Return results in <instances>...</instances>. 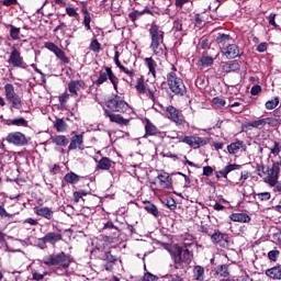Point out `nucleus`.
Segmentation results:
<instances>
[{
    "instance_id": "1",
    "label": "nucleus",
    "mask_w": 281,
    "mask_h": 281,
    "mask_svg": "<svg viewBox=\"0 0 281 281\" xmlns=\"http://www.w3.org/2000/svg\"><path fill=\"white\" fill-rule=\"evenodd\" d=\"M195 247L194 243H184L183 246H173L169 249L175 269H186L192 262L194 254L190 248Z\"/></svg>"
},
{
    "instance_id": "2",
    "label": "nucleus",
    "mask_w": 281,
    "mask_h": 281,
    "mask_svg": "<svg viewBox=\"0 0 281 281\" xmlns=\"http://www.w3.org/2000/svg\"><path fill=\"white\" fill-rule=\"evenodd\" d=\"M149 36L151 40L149 49H151L154 56L166 60L168 58V48L164 44V31L157 24L153 23L149 27Z\"/></svg>"
},
{
    "instance_id": "3",
    "label": "nucleus",
    "mask_w": 281,
    "mask_h": 281,
    "mask_svg": "<svg viewBox=\"0 0 281 281\" xmlns=\"http://www.w3.org/2000/svg\"><path fill=\"white\" fill-rule=\"evenodd\" d=\"M42 262L46 265V267H53V272L57 276H65L71 265V256L65 252L53 254L45 257Z\"/></svg>"
},
{
    "instance_id": "4",
    "label": "nucleus",
    "mask_w": 281,
    "mask_h": 281,
    "mask_svg": "<svg viewBox=\"0 0 281 281\" xmlns=\"http://www.w3.org/2000/svg\"><path fill=\"white\" fill-rule=\"evenodd\" d=\"M167 82L172 93H176V95H186V85L183 83V79L177 77V72H169L167 75Z\"/></svg>"
},
{
    "instance_id": "5",
    "label": "nucleus",
    "mask_w": 281,
    "mask_h": 281,
    "mask_svg": "<svg viewBox=\"0 0 281 281\" xmlns=\"http://www.w3.org/2000/svg\"><path fill=\"white\" fill-rule=\"evenodd\" d=\"M4 95L13 109H16L18 111L23 109V100L16 94L12 83H7L4 86Z\"/></svg>"
},
{
    "instance_id": "6",
    "label": "nucleus",
    "mask_w": 281,
    "mask_h": 281,
    "mask_svg": "<svg viewBox=\"0 0 281 281\" xmlns=\"http://www.w3.org/2000/svg\"><path fill=\"white\" fill-rule=\"evenodd\" d=\"M106 106L110 111H114V113H128L131 111L128 103L117 94L106 101Z\"/></svg>"
},
{
    "instance_id": "7",
    "label": "nucleus",
    "mask_w": 281,
    "mask_h": 281,
    "mask_svg": "<svg viewBox=\"0 0 281 281\" xmlns=\"http://www.w3.org/2000/svg\"><path fill=\"white\" fill-rule=\"evenodd\" d=\"M8 64L11 65V67H18L20 69H25V67H27V65L23 60V56H21V50L18 49L16 46L11 47Z\"/></svg>"
},
{
    "instance_id": "8",
    "label": "nucleus",
    "mask_w": 281,
    "mask_h": 281,
    "mask_svg": "<svg viewBox=\"0 0 281 281\" xmlns=\"http://www.w3.org/2000/svg\"><path fill=\"white\" fill-rule=\"evenodd\" d=\"M211 241L213 245H217L218 247H223V249H227V247H229V235L221 231H215L211 235Z\"/></svg>"
},
{
    "instance_id": "9",
    "label": "nucleus",
    "mask_w": 281,
    "mask_h": 281,
    "mask_svg": "<svg viewBox=\"0 0 281 281\" xmlns=\"http://www.w3.org/2000/svg\"><path fill=\"white\" fill-rule=\"evenodd\" d=\"M5 142H8V144H12L13 146H27V137L21 132L9 133L5 137Z\"/></svg>"
},
{
    "instance_id": "10",
    "label": "nucleus",
    "mask_w": 281,
    "mask_h": 281,
    "mask_svg": "<svg viewBox=\"0 0 281 281\" xmlns=\"http://www.w3.org/2000/svg\"><path fill=\"white\" fill-rule=\"evenodd\" d=\"M167 111V117L171 120V122H175L178 126H182V124H186V119L183 117V114L177 110V108L169 105L166 108Z\"/></svg>"
},
{
    "instance_id": "11",
    "label": "nucleus",
    "mask_w": 281,
    "mask_h": 281,
    "mask_svg": "<svg viewBox=\"0 0 281 281\" xmlns=\"http://www.w3.org/2000/svg\"><path fill=\"white\" fill-rule=\"evenodd\" d=\"M115 74H113V70L110 67H105L104 70H100L99 71V77L98 79L94 81V85L97 87H100V85H104V82H106V80H112V78H114Z\"/></svg>"
},
{
    "instance_id": "12",
    "label": "nucleus",
    "mask_w": 281,
    "mask_h": 281,
    "mask_svg": "<svg viewBox=\"0 0 281 281\" xmlns=\"http://www.w3.org/2000/svg\"><path fill=\"white\" fill-rule=\"evenodd\" d=\"M45 47L49 52H53V54H55V56H57L61 63H69V58L65 55L64 50L60 49L56 44L47 42L45 43Z\"/></svg>"
},
{
    "instance_id": "13",
    "label": "nucleus",
    "mask_w": 281,
    "mask_h": 281,
    "mask_svg": "<svg viewBox=\"0 0 281 281\" xmlns=\"http://www.w3.org/2000/svg\"><path fill=\"white\" fill-rule=\"evenodd\" d=\"M267 125V120L260 119L257 121H250L241 125L243 133H249L251 128H262V126Z\"/></svg>"
},
{
    "instance_id": "14",
    "label": "nucleus",
    "mask_w": 281,
    "mask_h": 281,
    "mask_svg": "<svg viewBox=\"0 0 281 281\" xmlns=\"http://www.w3.org/2000/svg\"><path fill=\"white\" fill-rule=\"evenodd\" d=\"M207 144V139L200 136H187V145L191 148H201V146H205Z\"/></svg>"
},
{
    "instance_id": "15",
    "label": "nucleus",
    "mask_w": 281,
    "mask_h": 281,
    "mask_svg": "<svg viewBox=\"0 0 281 281\" xmlns=\"http://www.w3.org/2000/svg\"><path fill=\"white\" fill-rule=\"evenodd\" d=\"M105 117H109L110 122H114L115 124H120V126H128V120L123 119L120 114H114L109 110H104Z\"/></svg>"
},
{
    "instance_id": "16",
    "label": "nucleus",
    "mask_w": 281,
    "mask_h": 281,
    "mask_svg": "<svg viewBox=\"0 0 281 281\" xmlns=\"http://www.w3.org/2000/svg\"><path fill=\"white\" fill-rule=\"evenodd\" d=\"M224 56H226L228 60L240 57V49L238 48V45L228 44L226 48H224Z\"/></svg>"
},
{
    "instance_id": "17",
    "label": "nucleus",
    "mask_w": 281,
    "mask_h": 281,
    "mask_svg": "<svg viewBox=\"0 0 281 281\" xmlns=\"http://www.w3.org/2000/svg\"><path fill=\"white\" fill-rule=\"evenodd\" d=\"M160 188H165V190H172V178L168 172H161L157 176Z\"/></svg>"
},
{
    "instance_id": "18",
    "label": "nucleus",
    "mask_w": 281,
    "mask_h": 281,
    "mask_svg": "<svg viewBox=\"0 0 281 281\" xmlns=\"http://www.w3.org/2000/svg\"><path fill=\"white\" fill-rule=\"evenodd\" d=\"M86 85L82 80H72L68 83V91L72 98L78 95V91L85 89Z\"/></svg>"
},
{
    "instance_id": "19",
    "label": "nucleus",
    "mask_w": 281,
    "mask_h": 281,
    "mask_svg": "<svg viewBox=\"0 0 281 281\" xmlns=\"http://www.w3.org/2000/svg\"><path fill=\"white\" fill-rule=\"evenodd\" d=\"M34 212L35 214H37V216H42L47 221H52V218H54V211L47 206H43V207L35 206Z\"/></svg>"
},
{
    "instance_id": "20",
    "label": "nucleus",
    "mask_w": 281,
    "mask_h": 281,
    "mask_svg": "<svg viewBox=\"0 0 281 281\" xmlns=\"http://www.w3.org/2000/svg\"><path fill=\"white\" fill-rule=\"evenodd\" d=\"M85 144V135L78 134L72 136L71 142L68 146V150H76V148H80Z\"/></svg>"
},
{
    "instance_id": "21",
    "label": "nucleus",
    "mask_w": 281,
    "mask_h": 281,
    "mask_svg": "<svg viewBox=\"0 0 281 281\" xmlns=\"http://www.w3.org/2000/svg\"><path fill=\"white\" fill-rule=\"evenodd\" d=\"M114 63L116 65V67H119V69H121V71H123V74H126V76H130V78H133V76H135V72L126 67H124V65H122V63L120 61V52L115 50L114 53Z\"/></svg>"
},
{
    "instance_id": "22",
    "label": "nucleus",
    "mask_w": 281,
    "mask_h": 281,
    "mask_svg": "<svg viewBox=\"0 0 281 281\" xmlns=\"http://www.w3.org/2000/svg\"><path fill=\"white\" fill-rule=\"evenodd\" d=\"M144 65L147 67L149 74H151L154 78H157V61H155L153 57H146L144 59Z\"/></svg>"
},
{
    "instance_id": "23",
    "label": "nucleus",
    "mask_w": 281,
    "mask_h": 281,
    "mask_svg": "<svg viewBox=\"0 0 281 281\" xmlns=\"http://www.w3.org/2000/svg\"><path fill=\"white\" fill-rule=\"evenodd\" d=\"M44 240L49 245H56V243H60V240H63V235L60 233L49 232L44 236Z\"/></svg>"
},
{
    "instance_id": "24",
    "label": "nucleus",
    "mask_w": 281,
    "mask_h": 281,
    "mask_svg": "<svg viewBox=\"0 0 281 281\" xmlns=\"http://www.w3.org/2000/svg\"><path fill=\"white\" fill-rule=\"evenodd\" d=\"M231 221L234 223H249L251 217L247 213H233L229 215Z\"/></svg>"
},
{
    "instance_id": "25",
    "label": "nucleus",
    "mask_w": 281,
    "mask_h": 281,
    "mask_svg": "<svg viewBox=\"0 0 281 281\" xmlns=\"http://www.w3.org/2000/svg\"><path fill=\"white\" fill-rule=\"evenodd\" d=\"M266 276L270 280H281V266H274L266 270Z\"/></svg>"
},
{
    "instance_id": "26",
    "label": "nucleus",
    "mask_w": 281,
    "mask_h": 281,
    "mask_svg": "<svg viewBox=\"0 0 281 281\" xmlns=\"http://www.w3.org/2000/svg\"><path fill=\"white\" fill-rule=\"evenodd\" d=\"M233 170H240V165L232 164L224 167L222 170L217 171L216 177H223L224 179H227V175L229 172H233Z\"/></svg>"
},
{
    "instance_id": "27",
    "label": "nucleus",
    "mask_w": 281,
    "mask_h": 281,
    "mask_svg": "<svg viewBox=\"0 0 281 281\" xmlns=\"http://www.w3.org/2000/svg\"><path fill=\"white\" fill-rule=\"evenodd\" d=\"M97 161V170H111V166L113 160L109 157H102L100 160Z\"/></svg>"
},
{
    "instance_id": "28",
    "label": "nucleus",
    "mask_w": 281,
    "mask_h": 281,
    "mask_svg": "<svg viewBox=\"0 0 281 281\" xmlns=\"http://www.w3.org/2000/svg\"><path fill=\"white\" fill-rule=\"evenodd\" d=\"M144 14H150L153 16V12L148 7H146L143 11L135 10L128 14V18L133 23L137 21V19H140V16H144Z\"/></svg>"
},
{
    "instance_id": "29",
    "label": "nucleus",
    "mask_w": 281,
    "mask_h": 281,
    "mask_svg": "<svg viewBox=\"0 0 281 281\" xmlns=\"http://www.w3.org/2000/svg\"><path fill=\"white\" fill-rule=\"evenodd\" d=\"M153 135H159V128L155 126L149 120H147L145 124V135L144 137L153 136Z\"/></svg>"
},
{
    "instance_id": "30",
    "label": "nucleus",
    "mask_w": 281,
    "mask_h": 281,
    "mask_svg": "<svg viewBox=\"0 0 281 281\" xmlns=\"http://www.w3.org/2000/svg\"><path fill=\"white\" fill-rule=\"evenodd\" d=\"M243 147H244L243 140H237L235 143H231L227 146V151L229 153V155H238V153H240V149Z\"/></svg>"
},
{
    "instance_id": "31",
    "label": "nucleus",
    "mask_w": 281,
    "mask_h": 281,
    "mask_svg": "<svg viewBox=\"0 0 281 281\" xmlns=\"http://www.w3.org/2000/svg\"><path fill=\"white\" fill-rule=\"evenodd\" d=\"M7 126H24L27 127V120L24 117H18V119H12V120H7L4 121Z\"/></svg>"
},
{
    "instance_id": "32",
    "label": "nucleus",
    "mask_w": 281,
    "mask_h": 281,
    "mask_svg": "<svg viewBox=\"0 0 281 281\" xmlns=\"http://www.w3.org/2000/svg\"><path fill=\"white\" fill-rule=\"evenodd\" d=\"M52 143L56 144V146H67L69 144V139L65 135H56L50 137Z\"/></svg>"
},
{
    "instance_id": "33",
    "label": "nucleus",
    "mask_w": 281,
    "mask_h": 281,
    "mask_svg": "<svg viewBox=\"0 0 281 281\" xmlns=\"http://www.w3.org/2000/svg\"><path fill=\"white\" fill-rule=\"evenodd\" d=\"M193 276H194V279L198 281L205 280V268H203L201 266H195L193 268Z\"/></svg>"
},
{
    "instance_id": "34",
    "label": "nucleus",
    "mask_w": 281,
    "mask_h": 281,
    "mask_svg": "<svg viewBox=\"0 0 281 281\" xmlns=\"http://www.w3.org/2000/svg\"><path fill=\"white\" fill-rule=\"evenodd\" d=\"M7 27L10 30V36L13 41H19V38H21V29L13 24H8Z\"/></svg>"
},
{
    "instance_id": "35",
    "label": "nucleus",
    "mask_w": 281,
    "mask_h": 281,
    "mask_svg": "<svg viewBox=\"0 0 281 281\" xmlns=\"http://www.w3.org/2000/svg\"><path fill=\"white\" fill-rule=\"evenodd\" d=\"M64 181H66V183H78V181H80V176L74 173L72 171L66 173V176L64 177Z\"/></svg>"
},
{
    "instance_id": "36",
    "label": "nucleus",
    "mask_w": 281,
    "mask_h": 281,
    "mask_svg": "<svg viewBox=\"0 0 281 281\" xmlns=\"http://www.w3.org/2000/svg\"><path fill=\"white\" fill-rule=\"evenodd\" d=\"M215 273L220 276V278H227L229 276V269L226 265L217 266L215 268Z\"/></svg>"
},
{
    "instance_id": "37",
    "label": "nucleus",
    "mask_w": 281,
    "mask_h": 281,
    "mask_svg": "<svg viewBox=\"0 0 281 281\" xmlns=\"http://www.w3.org/2000/svg\"><path fill=\"white\" fill-rule=\"evenodd\" d=\"M57 133H65L67 131V123L63 119H57L54 123Z\"/></svg>"
},
{
    "instance_id": "38",
    "label": "nucleus",
    "mask_w": 281,
    "mask_h": 281,
    "mask_svg": "<svg viewBox=\"0 0 281 281\" xmlns=\"http://www.w3.org/2000/svg\"><path fill=\"white\" fill-rule=\"evenodd\" d=\"M135 89L137 93L144 95L146 93V85L144 83V77H140L136 80Z\"/></svg>"
},
{
    "instance_id": "39",
    "label": "nucleus",
    "mask_w": 281,
    "mask_h": 281,
    "mask_svg": "<svg viewBox=\"0 0 281 281\" xmlns=\"http://www.w3.org/2000/svg\"><path fill=\"white\" fill-rule=\"evenodd\" d=\"M222 69L225 74H229L232 71H238L240 69V65L238 63L224 64Z\"/></svg>"
},
{
    "instance_id": "40",
    "label": "nucleus",
    "mask_w": 281,
    "mask_h": 281,
    "mask_svg": "<svg viewBox=\"0 0 281 281\" xmlns=\"http://www.w3.org/2000/svg\"><path fill=\"white\" fill-rule=\"evenodd\" d=\"M229 41H232V36L224 34V33H218L217 37H216V43H218V45H227V43H229Z\"/></svg>"
},
{
    "instance_id": "41",
    "label": "nucleus",
    "mask_w": 281,
    "mask_h": 281,
    "mask_svg": "<svg viewBox=\"0 0 281 281\" xmlns=\"http://www.w3.org/2000/svg\"><path fill=\"white\" fill-rule=\"evenodd\" d=\"M85 29L89 32L91 30V13L88 10H83V21Z\"/></svg>"
},
{
    "instance_id": "42",
    "label": "nucleus",
    "mask_w": 281,
    "mask_h": 281,
    "mask_svg": "<svg viewBox=\"0 0 281 281\" xmlns=\"http://www.w3.org/2000/svg\"><path fill=\"white\" fill-rule=\"evenodd\" d=\"M144 209L146 210V212H148V214H151L153 216L157 217L159 216V210L157 209V206L153 203H147Z\"/></svg>"
},
{
    "instance_id": "43",
    "label": "nucleus",
    "mask_w": 281,
    "mask_h": 281,
    "mask_svg": "<svg viewBox=\"0 0 281 281\" xmlns=\"http://www.w3.org/2000/svg\"><path fill=\"white\" fill-rule=\"evenodd\" d=\"M263 120H266V124H268V126H280V124H281L280 116L266 117Z\"/></svg>"
},
{
    "instance_id": "44",
    "label": "nucleus",
    "mask_w": 281,
    "mask_h": 281,
    "mask_svg": "<svg viewBox=\"0 0 281 281\" xmlns=\"http://www.w3.org/2000/svg\"><path fill=\"white\" fill-rule=\"evenodd\" d=\"M279 104H280V99L278 97H276L274 99L266 102V109L268 111H271V110L276 109V106H278Z\"/></svg>"
},
{
    "instance_id": "45",
    "label": "nucleus",
    "mask_w": 281,
    "mask_h": 281,
    "mask_svg": "<svg viewBox=\"0 0 281 281\" xmlns=\"http://www.w3.org/2000/svg\"><path fill=\"white\" fill-rule=\"evenodd\" d=\"M200 63L203 67H212V65H214V58L210 56H202Z\"/></svg>"
},
{
    "instance_id": "46",
    "label": "nucleus",
    "mask_w": 281,
    "mask_h": 281,
    "mask_svg": "<svg viewBox=\"0 0 281 281\" xmlns=\"http://www.w3.org/2000/svg\"><path fill=\"white\" fill-rule=\"evenodd\" d=\"M102 45L100 44V42H98L97 38L92 40L90 43V50L94 52V54H100V49H101Z\"/></svg>"
},
{
    "instance_id": "47",
    "label": "nucleus",
    "mask_w": 281,
    "mask_h": 281,
    "mask_svg": "<svg viewBox=\"0 0 281 281\" xmlns=\"http://www.w3.org/2000/svg\"><path fill=\"white\" fill-rule=\"evenodd\" d=\"M66 13L68 14V16H71L72 19H76L77 21H78V19H80V14L74 7H67Z\"/></svg>"
},
{
    "instance_id": "48",
    "label": "nucleus",
    "mask_w": 281,
    "mask_h": 281,
    "mask_svg": "<svg viewBox=\"0 0 281 281\" xmlns=\"http://www.w3.org/2000/svg\"><path fill=\"white\" fill-rule=\"evenodd\" d=\"M247 179H249V171H241L240 172V178L238 179L236 183V186H244L245 182L247 181Z\"/></svg>"
},
{
    "instance_id": "49",
    "label": "nucleus",
    "mask_w": 281,
    "mask_h": 281,
    "mask_svg": "<svg viewBox=\"0 0 281 281\" xmlns=\"http://www.w3.org/2000/svg\"><path fill=\"white\" fill-rule=\"evenodd\" d=\"M267 168L269 167H265V165H257L256 172L258 177H261V179H265V176L262 175H267Z\"/></svg>"
},
{
    "instance_id": "50",
    "label": "nucleus",
    "mask_w": 281,
    "mask_h": 281,
    "mask_svg": "<svg viewBox=\"0 0 281 281\" xmlns=\"http://www.w3.org/2000/svg\"><path fill=\"white\" fill-rule=\"evenodd\" d=\"M257 199L258 201H269L271 199V193L270 192L257 193Z\"/></svg>"
},
{
    "instance_id": "51",
    "label": "nucleus",
    "mask_w": 281,
    "mask_h": 281,
    "mask_svg": "<svg viewBox=\"0 0 281 281\" xmlns=\"http://www.w3.org/2000/svg\"><path fill=\"white\" fill-rule=\"evenodd\" d=\"M278 256H280V250H270L268 252V258L269 260H271L272 262H276V260H278Z\"/></svg>"
},
{
    "instance_id": "52",
    "label": "nucleus",
    "mask_w": 281,
    "mask_h": 281,
    "mask_svg": "<svg viewBox=\"0 0 281 281\" xmlns=\"http://www.w3.org/2000/svg\"><path fill=\"white\" fill-rule=\"evenodd\" d=\"M200 46H201L202 49H210V47H212V43H210V40L204 37V38L201 40Z\"/></svg>"
},
{
    "instance_id": "53",
    "label": "nucleus",
    "mask_w": 281,
    "mask_h": 281,
    "mask_svg": "<svg viewBox=\"0 0 281 281\" xmlns=\"http://www.w3.org/2000/svg\"><path fill=\"white\" fill-rule=\"evenodd\" d=\"M213 104H215L216 106L223 108L225 106L226 102H225V99L215 97L213 98Z\"/></svg>"
},
{
    "instance_id": "54",
    "label": "nucleus",
    "mask_w": 281,
    "mask_h": 281,
    "mask_svg": "<svg viewBox=\"0 0 281 281\" xmlns=\"http://www.w3.org/2000/svg\"><path fill=\"white\" fill-rule=\"evenodd\" d=\"M104 259L108 261V262H111V263H114V262H117V257L113 256L111 252H105L104 254Z\"/></svg>"
},
{
    "instance_id": "55",
    "label": "nucleus",
    "mask_w": 281,
    "mask_h": 281,
    "mask_svg": "<svg viewBox=\"0 0 281 281\" xmlns=\"http://www.w3.org/2000/svg\"><path fill=\"white\" fill-rule=\"evenodd\" d=\"M270 153L274 155V157H278V155H280V143L274 142V146L270 149Z\"/></svg>"
},
{
    "instance_id": "56",
    "label": "nucleus",
    "mask_w": 281,
    "mask_h": 281,
    "mask_svg": "<svg viewBox=\"0 0 281 281\" xmlns=\"http://www.w3.org/2000/svg\"><path fill=\"white\" fill-rule=\"evenodd\" d=\"M157 280H158L157 276L150 272L145 273L143 277V281H157Z\"/></svg>"
},
{
    "instance_id": "57",
    "label": "nucleus",
    "mask_w": 281,
    "mask_h": 281,
    "mask_svg": "<svg viewBox=\"0 0 281 281\" xmlns=\"http://www.w3.org/2000/svg\"><path fill=\"white\" fill-rule=\"evenodd\" d=\"M32 276H33V280L42 281V280L45 279V276H47V272H44V274H42V273H38V272L34 271L32 273Z\"/></svg>"
},
{
    "instance_id": "58",
    "label": "nucleus",
    "mask_w": 281,
    "mask_h": 281,
    "mask_svg": "<svg viewBox=\"0 0 281 281\" xmlns=\"http://www.w3.org/2000/svg\"><path fill=\"white\" fill-rule=\"evenodd\" d=\"M204 177H212L214 175V169L211 166H206L203 168Z\"/></svg>"
},
{
    "instance_id": "59",
    "label": "nucleus",
    "mask_w": 281,
    "mask_h": 281,
    "mask_svg": "<svg viewBox=\"0 0 281 281\" xmlns=\"http://www.w3.org/2000/svg\"><path fill=\"white\" fill-rule=\"evenodd\" d=\"M186 3H190V0H175V5L179 10H181L186 5Z\"/></svg>"
},
{
    "instance_id": "60",
    "label": "nucleus",
    "mask_w": 281,
    "mask_h": 281,
    "mask_svg": "<svg viewBox=\"0 0 281 281\" xmlns=\"http://www.w3.org/2000/svg\"><path fill=\"white\" fill-rule=\"evenodd\" d=\"M262 91V87L256 85L251 88L250 93L251 95H258Z\"/></svg>"
},
{
    "instance_id": "61",
    "label": "nucleus",
    "mask_w": 281,
    "mask_h": 281,
    "mask_svg": "<svg viewBox=\"0 0 281 281\" xmlns=\"http://www.w3.org/2000/svg\"><path fill=\"white\" fill-rule=\"evenodd\" d=\"M173 30H176V32H181L183 30V24L181 23V21L176 20L173 22Z\"/></svg>"
},
{
    "instance_id": "62",
    "label": "nucleus",
    "mask_w": 281,
    "mask_h": 281,
    "mask_svg": "<svg viewBox=\"0 0 281 281\" xmlns=\"http://www.w3.org/2000/svg\"><path fill=\"white\" fill-rule=\"evenodd\" d=\"M268 47H269V44H267V42L260 43V44L257 46V52H259L260 54H262Z\"/></svg>"
},
{
    "instance_id": "63",
    "label": "nucleus",
    "mask_w": 281,
    "mask_h": 281,
    "mask_svg": "<svg viewBox=\"0 0 281 281\" xmlns=\"http://www.w3.org/2000/svg\"><path fill=\"white\" fill-rule=\"evenodd\" d=\"M201 232L202 234H205L206 236H211L212 237V228H210V226H201Z\"/></svg>"
},
{
    "instance_id": "64",
    "label": "nucleus",
    "mask_w": 281,
    "mask_h": 281,
    "mask_svg": "<svg viewBox=\"0 0 281 281\" xmlns=\"http://www.w3.org/2000/svg\"><path fill=\"white\" fill-rule=\"evenodd\" d=\"M67 100H69V93L65 92L59 97V102L61 104H65V102H67Z\"/></svg>"
}]
</instances>
